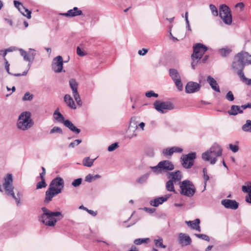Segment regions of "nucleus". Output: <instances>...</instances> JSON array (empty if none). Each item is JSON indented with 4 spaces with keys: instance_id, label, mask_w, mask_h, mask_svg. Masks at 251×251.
<instances>
[{
    "instance_id": "1",
    "label": "nucleus",
    "mask_w": 251,
    "mask_h": 251,
    "mask_svg": "<svg viewBox=\"0 0 251 251\" xmlns=\"http://www.w3.org/2000/svg\"><path fill=\"white\" fill-rule=\"evenodd\" d=\"M64 186V181L63 178L60 177L54 178L46 192L44 201L46 203L50 202L54 196L61 193Z\"/></svg>"
},
{
    "instance_id": "2",
    "label": "nucleus",
    "mask_w": 251,
    "mask_h": 251,
    "mask_svg": "<svg viewBox=\"0 0 251 251\" xmlns=\"http://www.w3.org/2000/svg\"><path fill=\"white\" fill-rule=\"evenodd\" d=\"M43 214L39 217V220L43 224L49 226H54L58 221L63 218L60 212H52L45 207L42 208Z\"/></svg>"
},
{
    "instance_id": "3",
    "label": "nucleus",
    "mask_w": 251,
    "mask_h": 251,
    "mask_svg": "<svg viewBox=\"0 0 251 251\" xmlns=\"http://www.w3.org/2000/svg\"><path fill=\"white\" fill-rule=\"evenodd\" d=\"M222 152L223 149L221 147L217 144H214L208 150L202 154L201 158L203 160L209 162L211 164H214L217 162V157L221 156Z\"/></svg>"
},
{
    "instance_id": "4",
    "label": "nucleus",
    "mask_w": 251,
    "mask_h": 251,
    "mask_svg": "<svg viewBox=\"0 0 251 251\" xmlns=\"http://www.w3.org/2000/svg\"><path fill=\"white\" fill-rule=\"evenodd\" d=\"M31 116V113L28 111L21 113L17 122V128L23 131L30 129L34 124Z\"/></svg>"
},
{
    "instance_id": "5",
    "label": "nucleus",
    "mask_w": 251,
    "mask_h": 251,
    "mask_svg": "<svg viewBox=\"0 0 251 251\" xmlns=\"http://www.w3.org/2000/svg\"><path fill=\"white\" fill-rule=\"evenodd\" d=\"M13 178L11 174H7L6 176L4 178V182L3 183V187L5 193L11 197H12L16 201L17 204L19 205L20 203V194H17L18 198L15 196L14 192V187L12 185Z\"/></svg>"
},
{
    "instance_id": "6",
    "label": "nucleus",
    "mask_w": 251,
    "mask_h": 251,
    "mask_svg": "<svg viewBox=\"0 0 251 251\" xmlns=\"http://www.w3.org/2000/svg\"><path fill=\"white\" fill-rule=\"evenodd\" d=\"M179 193L181 195L192 197L196 189L193 183L189 180H184L179 183Z\"/></svg>"
},
{
    "instance_id": "7",
    "label": "nucleus",
    "mask_w": 251,
    "mask_h": 251,
    "mask_svg": "<svg viewBox=\"0 0 251 251\" xmlns=\"http://www.w3.org/2000/svg\"><path fill=\"white\" fill-rule=\"evenodd\" d=\"M152 171L156 174H160L163 172L172 171L174 169V165L170 161L164 160L159 162L158 164L151 167Z\"/></svg>"
},
{
    "instance_id": "8",
    "label": "nucleus",
    "mask_w": 251,
    "mask_h": 251,
    "mask_svg": "<svg viewBox=\"0 0 251 251\" xmlns=\"http://www.w3.org/2000/svg\"><path fill=\"white\" fill-rule=\"evenodd\" d=\"M242 57V53L240 52L236 54L234 57V60L232 64V68L239 76H242V74H244L243 69L245 67L244 61Z\"/></svg>"
},
{
    "instance_id": "9",
    "label": "nucleus",
    "mask_w": 251,
    "mask_h": 251,
    "mask_svg": "<svg viewBox=\"0 0 251 251\" xmlns=\"http://www.w3.org/2000/svg\"><path fill=\"white\" fill-rule=\"evenodd\" d=\"M219 16L224 23L227 25H230L232 22L231 12L226 4H222L219 8Z\"/></svg>"
},
{
    "instance_id": "10",
    "label": "nucleus",
    "mask_w": 251,
    "mask_h": 251,
    "mask_svg": "<svg viewBox=\"0 0 251 251\" xmlns=\"http://www.w3.org/2000/svg\"><path fill=\"white\" fill-rule=\"evenodd\" d=\"M154 106L157 111L162 113H166L168 110L174 108V105L170 101H156L154 103Z\"/></svg>"
},
{
    "instance_id": "11",
    "label": "nucleus",
    "mask_w": 251,
    "mask_h": 251,
    "mask_svg": "<svg viewBox=\"0 0 251 251\" xmlns=\"http://www.w3.org/2000/svg\"><path fill=\"white\" fill-rule=\"evenodd\" d=\"M207 50V47L205 45L201 43L196 44L193 46V53L191 58L201 59Z\"/></svg>"
},
{
    "instance_id": "12",
    "label": "nucleus",
    "mask_w": 251,
    "mask_h": 251,
    "mask_svg": "<svg viewBox=\"0 0 251 251\" xmlns=\"http://www.w3.org/2000/svg\"><path fill=\"white\" fill-rule=\"evenodd\" d=\"M195 152H190L186 155H183L181 157V164L186 169L191 168L194 165V159L196 158Z\"/></svg>"
},
{
    "instance_id": "13",
    "label": "nucleus",
    "mask_w": 251,
    "mask_h": 251,
    "mask_svg": "<svg viewBox=\"0 0 251 251\" xmlns=\"http://www.w3.org/2000/svg\"><path fill=\"white\" fill-rule=\"evenodd\" d=\"M169 75L178 90L181 91L183 89V84L178 72L175 69H170L169 70Z\"/></svg>"
},
{
    "instance_id": "14",
    "label": "nucleus",
    "mask_w": 251,
    "mask_h": 251,
    "mask_svg": "<svg viewBox=\"0 0 251 251\" xmlns=\"http://www.w3.org/2000/svg\"><path fill=\"white\" fill-rule=\"evenodd\" d=\"M63 60L61 56H57L55 57L52 62L51 68L55 73H60L63 71Z\"/></svg>"
},
{
    "instance_id": "15",
    "label": "nucleus",
    "mask_w": 251,
    "mask_h": 251,
    "mask_svg": "<svg viewBox=\"0 0 251 251\" xmlns=\"http://www.w3.org/2000/svg\"><path fill=\"white\" fill-rule=\"evenodd\" d=\"M19 50L21 55L24 57V59L29 62V67H30L36 55L35 50L32 49H29L28 52L22 49H19Z\"/></svg>"
},
{
    "instance_id": "16",
    "label": "nucleus",
    "mask_w": 251,
    "mask_h": 251,
    "mask_svg": "<svg viewBox=\"0 0 251 251\" xmlns=\"http://www.w3.org/2000/svg\"><path fill=\"white\" fill-rule=\"evenodd\" d=\"M201 82L197 83L194 81L188 82L185 86L187 93H194L198 92L201 88Z\"/></svg>"
},
{
    "instance_id": "17",
    "label": "nucleus",
    "mask_w": 251,
    "mask_h": 251,
    "mask_svg": "<svg viewBox=\"0 0 251 251\" xmlns=\"http://www.w3.org/2000/svg\"><path fill=\"white\" fill-rule=\"evenodd\" d=\"M60 15L66 17L72 18L83 15L81 10L77 7H74L73 9L69 10L66 13H61Z\"/></svg>"
},
{
    "instance_id": "18",
    "label": "nucleus",
    "mask_w": 251,
    "mask_h": 251,
    "mask_svg": "<svg viewBox=\"0 0 251 251\" xmlns=\"http://www.w3.org/2000/svg\"><path fill=\"white\" fill-rule=\"evenodd\" d=\"M168 175V177L170 178V180L174 182L175 184L178 183L179 184V183L181 182L180 180L182 178V175L180 171L169 173Z\"/></svg>"
},
{
    "instance_id": "19",
    "label": "nucleus",
    "mask_w": 251,
    "mask_h": 251,
    "mask_svg": "<svg viewBox=\"0 0 251 251\" xmlns=\"http://www.w3.org/2000/svg\"><path fill=\"white\" fill-rule=\"evenodd\" d=\"M171 196V194H168L163 197L155 198L153 200H151L150 203L151 206L157 207L167 201Z\"/></svg>"
},
{
    "instance_id": "20",
    "label": "nucleus",
    "mask_w": 251,
    "mask_h": 251,
    "mask_svg": "<svg viewBox=\"0 0 251 251\" xmlns=\"http://www.w3.org/2000/svg\"><path fill=\"white\" fill-rule=\"evenodd\" d=\"M178 241L182 246L189 245L192 242L191 239L189 236L186 234L180 233L178 236Z\"/></svg>"
},
{
    "instance_id": "21",
    "label": "nucleus",
    "mask_w": 251,
    "mask_h": 251,
    "mask_svg": "<svg viewBox=\"0 0 251 251\" xmlns=\"http://www.w3.org/2000/svg\"><path fill=\"white\" fill-rule=\"evenodd\" d=\"M222 204L227 208L236 209L238 207V203L234 200L225 199L222 201Z\"/></svg>"
},
{
    "instance_id": "22",
    "label": "nucleus",
    "mask_w": 251,
    "mask_h": 251,
    "mask_svg": "<svg viewBox=\"0 0 251 251\" xmlns=\"http://www.w3.org/2000/svg\"><path fill=\"white\" fill-rule=\"evenodd\" d=\"M207 81L214 91L218 93L220 92L219 86L216 80L212 76L210 75L208 76L207 77Z\"/></svg>"
},
{
    "instance_id": "23",
    "label": "nucleus",
    "mask_w": 251,
    "mask_h": 251,
    "mask_svg": "<svg viewBox=\"0 0 251 251\" xmlns=\"http://www.w3.org/2000/svg\"><path fill=\"white\" fill-rule=\"evenodd\" d=\"M185 223L193 229L196 230L199 232L201 231V227L200 226V220L197 219L194 221H186Z\"/></svg>"
},
{
    "instance_id": "24",
    "label": "nucleus",
    "mask_w": 251,
    "mask_h": 251,
    "mask_svg": "<svg viewBox=\"0 0 251 251\" xmlns=\"http://www.w3.org/2000/svg\"><path fill=\"white\" fill-rule=\"evenodd\" d=\"M64 125L65 126L69 128L72 132L76 134H78L80 132V130L75 126V125L68 120H66L64 122Z\"/></svg>"
},
{
    "instance_id": "25",
    "label": "nucleus",
    "mask_w": 251,
    "mask_h": 251,
    "mask_svg": "<svg viewBox=\"0 0 251 251\" xmlns=\"http://www.w3.org/2000/svg\"><path fill=\"white\" fill-rule=\"evenodd\" d=\"M53 118L55 120L59 123H63L64 124V118L63 115L59 112V108H57L53 113Z\"/></svg>"
},
{
    "instance_id": "26",
    "label": "nucleus",
    "mask_w": 251,
    "mask_h": 251,
    "mask_svg": "<svg viewBox=\"0 0 251 251\" xmlns=\"http://www.w3.org/2000/svg\"><path fill=\"white\" fill-rule=\"evenodd\" d=\"M64 99L65 102L68 106L73 109L76 108L73 99L70 95H65Z\"/></svg>"
},
{
    "instance_id": "27",
    "label": "nucleus",
    "mask_w": 251,
    "mask_h": 251,
    "mask_svg": "<svg viewBox=\"0 0 251 251\" xmlns=\"http://www.w3.org/2000/svg\"><path fill=\"white\" fill-rule=\"evenodd\" d=\"M241 113H242V109H241V106L237 105H232L230 110L228 111L230 115H236Z\"/></svg>"
},
{
    "instance_id": "28",
    "label": "nucleus",
    "mask_w": 251,
    "mask_h": 251,
    "mask_svg": "<svg viewBox=\"0 0 251 251\" xmlns=\"http://www.w3.org/2000/svg\"><path fill=\"white\" fill-rule=\"evenodd\" d=\"M240 53H242V57L245 65L246 64H251V54L250 55L248 52L243 51L241 52Z\"/></svg>"
},
{
    "instance_id": "29",
    "label": "nucleus",
    "mask_w": 251,
    "mask_h": 251,
    "mask_svg": "<svg viewBox=\"0 0 251 251\" xmlns=\"http://www.w3.org/2000/svg\"><path fill=\"white\" fill-rule=\"evenodd\" d=\"M70 86L72 90L73 94H78L77 87L78 84L74 79H71L69 81Z\"/></svg>"
},
{
    "instance_id": "30",
    "label": "nucleus",
    "mask_w": 251,
    "mask_h": 251,
    "mask_svg": "<svg viewBox=\"0 0 251 251\" xmlns=\"http://www.w3.org/2000/svg\"><path fill=\"white\" fill-rule=\"evenodd\" d=\"M19 11L28 19L31 18V11L26 8L24 5L19 8Z\"/></svg>"
},
{
    "instance_id": "31",
    "label": "nucleus",
    "mask_w": 251,
    "mask_h": 251,
    "mask_svg": "<svg viewBox=\"0 0 251 251\" xmlns=\"http://www.w3.org/2000/svg\"><path fill=\"white\" fill-rule=\"evenodd\" d=\"M231 52V49L228 47L220 49L218 52L222 57H226Z\"/></svg>"
},
{
    "instance_id": "32",
    "label": "nucleus",
    "mask_w": 251,
    "mask_h": 251,
    "mask_svg": "<svg viewBox=\"0 0 251 251\" xmlns=\"http://www.w3.org/2000/svg\"><path fill=\"white\" fill-rule=\"evenodd\" d=\"M174 184H175V182L170 179L167 181L166 183V189L169 192H173L175 193H176L174 188Z\"/></svg>"
},
{
    "instance_id": "33",
    "label": "nucleus",
    "mask_w": 251,
    "mask_h": 251,
    "mask_svg": "<svg viewBox=\"0 0 251 251\" xmlns=\"http://www.w3.org/2000/svg\"><path fill=\"white\" fill-rule=\"evenodd\" d=\"M242 129L247 132H251V120H248L242 126Z\"/></svg>"
},
{
    "instance_id": "34",
    "label": "nucleus",
    "mask_w": 251,
    "mask_h": 251,
    "mask_svg": "<svg viewBox=\"0 0 251 251\" xmlns=\"http://www.w3.org/2000/svg\"><path fill=\"white\" fill-rule=\"evenodd\" d=\"M96 159V158L91 159L89 157H85L83 159V165L84 166L90 167L93 165L94 162Z\"/></svg>"
},
{
    "instance_id": "35",
    "label": "nucleus",
    "mask_w": 251,
    "mask_h": 251,
    "mask_svg": "<svg viewBox=\"0 0 251 251\" xmlns=\"http://www.w3.org/2000/svg\"><path fill=\"white\" fill-rule=\"evenodd\" d=\"M242 190L244 193H249L251 191V182L249 181L246 183V185L242 187Z\"/></svg>"
},
{
    "instance_id": "36",
    "label": "nucleus",
    "mask_w": 251,
    "mask_h": 251,
    "mask_svg": "<svg viewBox=\"0 0 251 251\" xmlns=\"http://www.w3.org/2000/svg\"><path fill=\"white\" fill-rule=\"evenodd\" d=\"M137 118L135 117H131L130 121L129 128L133 127L136 129L138 128L137 121H136Z\"/></svg>"
},
{
    "instance_id": "37",
    "label": "nucleus",
    "mask_w": 251,
    "mask_h": 251,
    "mask_svg": "<svg viewBox=\"0 0 251 251\" xmlns=\"http://www.w3.org/2000/svg\"><path fill=\"white\" fill-rule=\"evenodd\" d=\"M154 244L156 247H160L162 248H166V246L163 244V239L161 238H159L158 239H155L154 240Z\"/></svg>"
},
{
    "instance_id": "38",
    "label": "nucleus",
    "mask_w": 251,
    "mask_h": 251,
    "mask_svg": "<svg viewBox=\"0 0 251 251\" xmlns=\"http://www.w3.org/2000/svg\"><path fill=\"white\" fill-rule=\"evenodd\" d=\"M242 74V76H241L240 77L241 81L243 83L246 84V85L251 86V79L247 78L245 76L244 74Z\"/></svg>"
},
{
    "instance_id": "39",
    "label": "nucleus",
    "mask_w": 251,
    "mask_h": 251,
    "mask_svg": "<svg viewBox=\"0 0 251 251\" xmlns=\"http://www.w3.org/2000/svg\"><path fill=\"white\" fill-rule=\"evenodd\" d=\"M149 176V174H145L137 179V182L139 183L142 184L146 181Z\"/></svg>"
},
{
    "instance_id": "40",
    "label": "nucleus",
    "mask_w": 251,
    "mask_h": 251,
    "mask_svg": "<svg viewBox=\"0 0 251 251\" xmlns=\"http://www.w3.org/2000/svg\"><path fill=\"white\" fill-rule=\"evenodd\" d=\"M209 8L211 10L212 14L214 16H217L218 15V9L214 5H213L212 4H210L209 5Z\"/></svg>"
},
{
    "instance_id": "41",
    "label": "nucleus",
    "mask_w": 251,
    "mask_h": 251,
    "mask_svg": "<svg viewBox=\"0 0 251 251\" xmlns=\"http://www.w3.org/2000/svg\"><path fill=\"white\" fill-rule=\"evenodd\" d=\"M162 153L165 156H171L174 153L172 147L164 149Z\"/></svg>"
},
{
    "instance_id": "42",
    "label": "nucleus",
    "mask_w": 251,
    "mask_h": 251,
    "mask_svg": "<svg viewBox=\"0 0 251 251\" xmlns=\"http://www.w3.org/2000/svg\"><path fill=\"white\" fill-rule=\"evenodd\" d=\"M149 240V238H138L134 241V243L136 245H141L143 243H146L147 241Z\"/></svg>"
},
{
    "instance_id": "43",
    "label": "nucleus",
    "mask_w": 251,
    "mask_h": 251,
    "mask_svg": "<svg viewBox=\"0 0 251 251\" xmlns=\"http://www.w3.org/2000/svg\"><path fill=\"white\" fill-rule=\"evenodd\" d=\"M47 186V184L45 182V179H41V181L38 182L36 184V188L37 189H42L43 188L46 187Z\"/></svg>"
},
{
    "instance_id": "44",
    "label": "nucleus",
    "mask_w": 251,
    "mask_h": 251,
    "mask_svg": "<svg viewBox=\"0 0 251 251\" xmlns=\"http://www.w3.org/2000/svg\"><path fill=\"white\" fill-rule=\"evenodd\" d=\"M62 130L61 128L58 126H54L50 130V134H53L55 133H62Z\"/></svg>"
},
{
    "instance_id": "45",
    "label": "nucleus",
    "mask_w": 251,
    "mask_h": 251,
    "mask_svg": "<svg viewBox=\"0 0 251 251\" xmlns=\"http://www.w3.org/2000/svg\"><path fill=\"white\" fill-rule=\"evenodd\" d=\"M81 141H82L81 140L76 139V140H75L74 141L71 142L69 145V147L71 148H74L75 146L78 145L80 143H81Z\"/></svg>"
},
{
    "instance_id": "46",
    "label": "nucleus",
    "mask_w": 251,
    "mask_h": 251,
    "mask_svg": "<svg viewBox=\"0 0 251 251\" xmlns=\"http://www.w3.org/2000/svg\"><path fill=\"white\" fill-rule=\"evenodd\" d=\"M81 182H82V178H79L74 180L72 182V185L74 187H76L79 186L81 184Z\"/></svg>"
},
{
    "instance_id": "47",
    "label": "nucleus",
    "mask_w": 251,
    "mask_h": 251,
    "mask_svg": "<svg viewBox=\"0 0 251 251\" xmlns=\"http://www.w3.org/2000/svg\"><path fill=\"white\" fill-rule=\"evenodd\" d=\"M195 236L199 238L202 239L204 240L209 241L210 239L209 237L203 234H195Z\"/></svg>"
},
{
    "instance_id": "48",
    "label": "nucleus",
    "mask_w": 251,
    "mask_h": 251,
    "mask_svg": "<svg viewBox=\"0 0 251 251\" xmlns=\"http://www.w3.org/2000/svg\"><path fill=\"white\" fill-rule=\"evenodd\" d=\"M118 144L117 143H114L110 145L108 148V151H112L116 150L118 147Z\"/></svg>"
},
{
    "instance_id": "49",
    "label": "nucleus",
    "mask_w": 251,
    "mask_h": 251,
    "mask_svg": "<svg viewBox=\"0 0 251 251\" xmlns=\"http://www.w3.org/2000/svg\"><path fill=\"white\" fill-rule=\"evenodd\" d=\"M229 148L233 152H236L239 150V147L238 146L232 145L231 144L229 145Z\"/></svg>"
},
{
    "instance_id": "50",
    "label": "nucleus",
    "mask_w": 251,
    "mask_h": 251,
    "mask_svg": "<svg viewBox=\"0 0 251 251\" xmlns=\"http://www.w3.org/2000/svg\"><path fill=\"white\" fill-rule=\"evenodd\" d=\"M193 61L191 63L192 67L193 69H195L196 66H197L198 63L200 59H196V58H192Z\"/></svg>"
},
{
    "instance_id": "51",
    "label": "nucleus",
    "mask_w": 251,
    "mask_h": 251,
    "mask_svg": "<svg viewBox=\"0 0 251 251\" xmlns=\"http://www.w3.org/2000/svg\"><path fill=\"white\" fill-rule=\"evenodd\" d=\"M93 180H94L93 176L91 174L87 175L85 177V181L91 182Z\"/></svg>"
},
{
    "instance_id": "52",
    "label": "nucleus",
    "mask_w": 251,
    "mask_h": 251,
    "mask_svg": "<svg viewBox=\"0 0 251 251\" xmlns=\"http://www.w3.org/2000/svg\"><path fill=\"white\" fill-rule=\"evenodd\" d=\"M75 100L77 103V104L79 105H81L82 102L81 101V99L80 98V95H74Z\"/></svg>"
},
{
    "instance_id": "53",
    "label": "nucleus",
    "mask_w": 251,
    "mask_h": 251,
    "mask_svg": "<svg viewBox=\"0 0 251 251\" xmlns=\"http://www.w3.org/2000/svg\"><path fill=\"white\" fill-rule=\"evenodd\" d=\"M148 51V50L147 49H142V50H138V54L140 55H145Z\"/></svg>"
},
{
    "instance_id": "54",
    "label": "nucleus",
    "mask_w": 251,
    "mask_h": 251,
    "mask_svg": "<svg viewBox=\"0 0 251 251\" xmlns=\"http://www.w3.org/2000/svg\"><path fill=\"white\" fill-rule=\"evenodd\" d=\"M33 99V95H24L22 98V100L24 101L25 100H31Z\"/></svg>"
},
{
    "instance_id": "55",
    "label": "nucleus",
    "mask_w": 251,
    "mask_h": 251,
    "mask_svg": "<svg viewBox=\"0 0 251 251\" xmlns=\"http://www.w3.org/2000/svg\"><path fill=\"white\" fill-rule=\"evenodd\" d=\"M4 60L5 61V69L6 70V71L7 72V73L8 74H10V72H9V66H10V64H9L8 61L7 60V59L4 58Z\"/></svg>"
},
{
    "instance_id": "56",
    "label": "nucleus",
    "mask_w": 251,
    "mask_h": 251,
    "mask_svg": "<svg viewBox=\"0 0 251 251\" xmlns=\"http://www.w3.org/2000/svg\"><path fill=\"white\" fill-rule=\"evenodd\" d=\"M203 179L204 181V191L205 189L207 181L209 180V177L207 174H204L203 175Z\"/></svg>"
},
{
    "instance_id": "57",
    "label": "nucleus",
    "mask_w": 251,
    "mask_h": 251,
    "mask_svg": "<svg viewBox=\"0 0 251 251\" xmlns=\"http://www.w3.org/2000/svg\"><path fill=\"white\" fill-rule=\"evenodd\" d=\"M76 53L77 54L79 55V56H83L85 55V53H84V52L83 51L81 50V49L79 47H77V49H76Z\"/></svg>"
},
{
    "instance_id": "58",
    "label": "nucleus",
    "mask_w": 251,
    "mask_h": 251,
    "mask_svg": "<svg viewBox=\"0 0 251 251\" xmlns=\"http://www.w3.org/2000/svg\"><path fill=\"white\" fill-rule=\"evenodd\" d=\"M14 4L16 8H17L18 9V10L20 8H21L23 5V4L21 2H20L17 0H14Z\"/></svg>"
},
{
    "instance_id": "59",
    "label": "nucleus",
    "mask_w": 251,
    "mask_h": 251,
    "mask_svg": "<svg viewBox=\"0 0 251 251\" xmlns=\"http://www.w3.org/2000/svg\"><path fill=\"white\" fill-rule=\"evenodd\" d=\"M173 152H181L183 151L182 149L177 147H172Z\"/></svg>"
},
{
    "instance_id": "60",
    "label": "nucleus",
    "mask_w": 251,
    "mask_h": 251,
    "mask_svg": "<svg viewBox=\"0 0 251 251\" xmlns=\"http://www.w3.org/2000/svg\"><path fill=\"white\" fill-rule=\"evenodd\" d=\"M241 109H242V111L246 108H251V103H248L242 105L241 106Z\"/></svg>"
},
{
    "instance_id": "61",
    "label": "nucleus",
    "mask_w": 251,
    "mask_h": 251,
    "mask_svg": "<svg viewBox=\"0 0 251 251\" xmlns=\"http://www.w3.org/2000/svg\"><path fill=\"white\" fill-rule=\"evenodd\" d=\"M236 8H239L242 11L244 7V4L243 2H239L235 5Z\"/></svg>"
},
{
    "instance_id": "62",
    "label": "nucleus",
    "mask_w": 251,
    "mask_h": 251,
    "mask_svg": "<svg viewBox=\"0 0 251 251\" xmlns=\"http://www.w3.org/2000/svg\"><path fill=\"white\" fill-rule=\"evenodd\" d=\"M248 193V195L246 197V201L247 202L251 203V191Z\"/></svg>"
},
{
    "instance_id": "63",
    "label": "nucleus",
    "mask_w": 251,
    "mask_h": 251,
    "mask_svg": "<svg viewBox=\"0 0 251 251\" xmlns=\"http://www.w3.org/2000/svg\"><path fill=\"white\" fill-rule=\"evenodd\" d=\"M225 98L229 101H232L234 100V95H226Z\"/></svg>"
},
{
    "instance_id": "64",
    "label": "nucleus",
    "mask_w": 251,
    "mask_h": 251,
    "mask_svg": "<svg viewBox=\"0 0 251 251\" xmlns=\"http://www.w3.org/2000/svg\"><path fill=\"white\" fill-rule=\"evenodd\" d=\"M144 209L146 211H147V212H149L150 213H153L154 211V209H152V208H147V207H145L144 208Z\"/></svg>"
}]
</instances>
